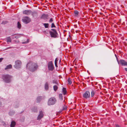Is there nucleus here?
<instances>
[{"mask_svg": "<svg viewBox=\"0 0 127 127\" xmlns=\"http://www.w3.org/2000/svg\"><path fill=\"white\" fill-rule=\"evenodd\" d=\"M58 59L57 58H56L55 59V63H57V62H58Z\"/></svg>", "mask_w": 127, "mask_h": 127, "instance_id": "nucleus-35", "label": "nucleus"}, {"mask_svg": "<svg viewBox=\"0 0 127 127\" xmlns=\"http://www.w3.org/2000/svg\"><path fill=\"white\" fill-rule=\"evenodd\" d=\"M34 13V16H33V17H34L35 14H36V13L35 12H33Z\"/></svg>", "mask_w": 127, "mask_h": 127, "instance_id": "nucleus-44", "label": "nucleus"}, {"mask_svg": "<svg viewBox=\"0 0 127 127\" xmlns=\"http://www.w3.org/2000/svg\"><path fill=\"white\" fill-rule=\"evenodd\" d=\"M6 39L7 40L6 41L7 42H11L12 40L10 37L9 36L7 37Z\"/></svg>", "mask_w": 127, "mask_h": 127, "instance_id": "nucleus-17", "label": "nucleus"}, {"mask_svg": "<svg viewBox=\"0 0 127 127\" xmlns=\"http://www.w3.org/2000/svg\"><path fill=\"white\" fill-rule=\"evenodd\" d=\"M15 38V37H13L12 38H13H13Z\"/></svg>", "mask_w": 127, "mask_h": 127, "instance_id": "nucleus-47", "label": "nucleus"}, {"mask_svg": "<svg viewBox=\"0 0 127 127\" xmlns=\"http://www.w3.org/2000/svg\"><path fill=\"white\" fill-rule=\"evenodd\" d=\"M51 27L52 28H53V27H55V28L56 27H55L54 23H52V25H51Z\"/></svg>", "mask_w": 127, "mask_h": 127, "instance_id": "nucleus-33", "label": "nucleus"}, {"mask_svg": "<svg viewBox=\"0 0 127 127\" xmlns=\"http://www.w3.org/2000/svg\"><path fill=\"white\" fill-rule=\"evenodd\" d=\"M63 92L64 95H65L66 93V89L64 88H63Z\"/></svg>", "mask_w": 127, "mask_h": 127, "instance_id": "nucleus-21", "label": "nucleus"}, {"mask_svg": "<svg viewBox=\"0 0 127 127\" xmlns=\"http://www.w3.org/2000/svg\"><path fill=\"white\" fill-rule=\"evenodd\" d=\"M16 34H13V35H12V36H13V35H16Z\"/></svg>", "mask_w": 127, "mask_h": 127, "instance_id": "nucleus-45", "label": "nucleus"}, {"mask_svg": "<svg viewBox=\"0 0 127 127\" xmlns=\"http://www.w3.org/2000/svg\"><path fill=\"white\" fill-rule=\"evenodd\" d=\"M14 114V112L11 111L9 113V114L10 115H12V114Z\"/></svg>", "mask_w": 127, "mask_h": 127, "instance_id": "nucleus-31", "label": "nucleus"}, {"mask_svg": "<svg viewBox=\"0 0 127 127\" xmlns=\"http://www.w3.org/2000/svg\"><path fill=\"white\" fill-rule=\"evenodd\" d=\"M48 68L49 70L52 71L54 69V67L53 64L52 62L51 61L48 62Z\"/></svg>", "mask_w": 127, "mask_h": 127, "instance_id": "nucleus-6", "label": "nucleus"}, {"mask_svg": "<svg viewBox=\"0 0 127 127\" xmlns=\"http://www.w3.org/2000/svg\"><path fill=\"white\" fill-rule=\"evenodd\" d=\"M67 107H66L64 105V106L63 107L62 110H64L66 109Z\"/></svg>", "mask_w": 127, "mask_h": 127, "instance_id": "nucleus-30", "label": "nucleus"}, {"mask_svg": "<svg viewBox=\"0 0 127 127\" xmlns=\"http://www.w3.org/2000/svg\"><path fill=\"white\" fill-rule=\"evenodd\" d=\"M48 15L47 14H44L41 16V18L44 19H45L48 18Z\"/></svg>", "mask_w": 127, "mask_h": 127, "instance_id": "nucleus-13", "label": "nucleus"}, {"mask_svg": "<svg viewBox=\"0 0 127 127\" xmlns=\"http://www.w3.org/2000/svg\"><path fill=\"white\" fill-rule=\"evenodd\" d=\"M15 64L14 65V67L16 68H18L21 67V61L19 60H17L15 62Z\"/></svg>", "mask_w": 127, "mask_h": 127, "instance_id": "nucleus-7", "label": "nucleus"}, {"mask_svg": "<svg viewBox=\"0 0 127 127\" xmlns=\"http://www.w3.org/2000/svg\"><path fill=\"white\" fill-rule=\"evenodd\" d=\"M61 62V60H60V61H59V62L60 63Z\"/></svg>", "mask_w": 127, "mask_h": 127, "instance_id": "nucleus-46", "label": "nucleus"}, {"mask_svg": "<svg viewBox=\"0 0 127 127\" xmlns=\"http://www.w3.org/2000/svg\"><path fill=\"white\" fill-rule=\"evenodd\" d=\"M15 108H17L19 106V104L18 103H15L14 104Z\"/></svg>", "mask_w": 127, "mask_h": 127, "instance_id": "nucleus-19", "label": "nucleus"}, {"mask_svg": "<svg viewBox=\"0 0 127 127\" xmlns=\"http://www.w3.org/2000/svg\"><path fill=\"white\" fill-rule=\"evenodd\" d=\"M12 67V66L11 64H9L7 65L6 67L5 68V70H6L8 69L11 68Z\"/></svg>", "mask_w": 127, "mask_h": 127, "instance_id": "nucleus-18", "label": "nucleus"}, {"mask_svg": "<svg viewBox=\"0 0 127 127\" xmlns=\"http://www.w3.org/2000/svg\"><path fill=\"white\" fill-rule=\"evenodd\" d=\"M20 37V35H17L15 36V38H18Z\"/></svg>", "mask_w": 127, "mask_h": 127, "instance_id": "nucleus-32", "label": "nucleus"}, {"mask_svg": "<svg viewBox=\"0 0 127 127\" xmlns=\"http://www.w3.org/2000/svg\"><path fill=\"white\" fill-rule=\"evenodd\" d=\"M8 22L6 21H3L2 23H1V24L5 25L8 23Z\"/></svg>", "mask_w": 127, "mask_h": 127, "instance_id": "nucleus-28", "label": "nucleus"}, {"mask_svg": "<svg viewBox=\"0 0 127 127\" xmlns=\"http://www.w3.org/2000/svg\"><path fill=\"white\" fill-rule=\"evenodd\" d=\"M12 76L8 74H3L2 76V78L3 81L6 83H9L11 81Z\"/></svg>", "mask_w": 127, "mask_h": 127, "instance_id": "nucleus-2", "label": "nucleus"}, {"mask_svg": "<svg viewBox=\"0 0 127 127\" xmlns=\"http://www.w3.org/2000/svg\"><path fill=\"white\" fill-rule=\"evenodd\" d=\"M53 89L54 90L56 91L58 89V87L56 85H55L53 86Z\"/></svg>", "mask_w": 127, "mask_h": 127, "instance_id": "nucleus-23", "label": "nucleus"}, {"mask_svg": "<svg viewBox=\"0 0 127 127\" xmlns=\"http://www.w3.org/2000/svg\"><path fill=\"white\" fill-rule=\"evenodd\" d=\"M42 97L41 96H38L36 98V102L37 103H39L42 100Z\"/></svg>", "mask_w": 127, "mask_h": 127, "instance_id": "nucleus-12", "label": "nucleus"}, {"mask_svg": "<svg viewBox=\"0 0 127 127\" xmlns=\"http://www.w3.org/2000/svg\"><path fill=\"white\" fill-rule=\"evenodd\" d=\"M2 105V103L0 101V107Z\"/></svg>", "mask_w": 127, "mask_h": 127, "instance_id": "nucleus-42", "label": "nucleus"}, {"mask_svg": "<svg viewBox=\"0 0 127 127\" xmlns=\"http://www.w3.org/2000/svg\"><path fill=\"white\" fill-rule=\"evenodd\" d=\"M49 88V84L48 82H46L45 84V89L46 91L48 90Z\"/></svg>", "mask_w": 127, "mask_h": 127, "instance_id": "nucleus-14", "label": "nucleus"}, {"mask_svg": "<svg viewBox=\"0 0 127 127\" xmlns=\"http://www.w3.org/2000/svg\"><path fill=\"white\" fill-rule=\"evenodd\" d=\"M29 66V69L31 72H33L36 70L38 67V65L37 64L34 63H30L27 64L26 67L27 68Z\"/></svg>", "mask_w": 127, "mask_h": 127, "instance_id": "nucleus-1", "label": "nucleus"}, {"mask_svg": "<svg viewBox=\"0 0 127 127\" xmlns=\"http://www.w3.org/2000/svg\"><path fill=\"white\" fill-rule=\"evenodd\" d=\"M16 124V122L14 121H12L11 122L10 127H14Z\"/></svg>", "mask_w": 127, "mask_h": 127, "instance_id": "nucleus-15", "label": "nucleus"}, {"mask_svg": "<svg viewBox=\"0 0 127 127\" xmlns=\"http://www.w3.org/2000/svg\"><path fill=\"white\" fill-rule=\"evenodd\" d=\"M90 96V93L89 91H86L83 94V96L86 98H89Z\"/></svg>", "mask_w": 127, "mask_h": 127, "instance_id": "nucleus-9", "label": "nucleus"}, {"mask_svg": "<svg viewBox=\"0 0 127 127\" xmlns=\"http://www.w3.org/2000/svg\"><path fill=\"white\" fill-rule=\"evenodd\" d=\"M56 102V98L54 97H52L49 99L48 104L49 105H52L55 104Z\"/></svg>", "mask_w": 127, "mask_h": 127, "instance_id": "nucleus-4", "label": "nucleus"}, {"mask_svg": "<svg viewBox=\"0 0 127 127\" xmlns=\"http://www.w3.org/2000/svg\"><path fill=\"white\" fill-rule=\"evenodd\" d=\"M53 21V19L52 18H51L49 21V22L50 23H52Z\"/></svg>", "mask_w": 127, "mask_h": 127, "instance_id": "nucleus-34", "label": "nucleus"}, {"mask_svg": "<svg viewBox=\"0 0 127 127\" xmlns=\"http://www.w3.org/2000/svg\"><path fill=\"white\" fill-rule=\"evenodd\" d=\"M59 99L61 100H63V96L62 94H59Z\"/></svg>", "mask_w": 127, "mask_h": 127, "instance_id": "nucleus-22", "label": "nucleus"}, {"mask_svg": "<svg viewBox=\"0 0 127 127\" xmlns=\"http://www.w3.org/2000/svg\"><path fill=\"white\" fill-rule=\"evenodd\" d=\"M49 33L51 37L56 38L57 37L58 34L56 30L52 29L49 31Z\"/></svg>", "mask_w": 127, "mask_h": 127, "instance_id": "nucleus-3", "label": "nucleus"}, {"mask_svg": "<svg viewBox=\"0 0 127 127\" xmlns=\"http://www.w3.org/2000/svg\"><path fill=\"white\" fill-rule=\"evenodd\" d=\"M17 27L19 29H20L21 28V25L20 23V22H18L17 23Z\"/></svg>", "mask_w": 127, "mask_h": 127, "instance_id": "nucleus-24", "label": "nucleus"}, {"mask_svg": "<svg viewBox=\"0 0 127 127\" xmlns=\"http://www.w3.org/2000/svg\"><path fill=\"white\" fill-rule=\"evenodd\" d=\"M3 59V58H0V63L1 62Z\"/></svg>", "mask_w": 127, "mask_h": 127, "instance_id": "nucleus-38", "label": "nucleus"}, {"mask_svg": "<svg viewBox=\"0 0 127 127\" xmlns=\"http://www.w3.org/2000/svg\"><path fill=\"white\" fill-rule=\"evenodd\" d=\"M34 13L32 12L30 10H25L23 12V13L24 14H26L27 15H29L31 14H32L33 16H34Z\"/></svg>", "mask_w": 127, "mask_h": 127, "instance_id": "nucleus-8", "label": "nucleus"}, {"mask_svg": "<svg viewBox=\"0 0 127 127\" xmlns=\"http://www.w3.org/2000/svg\"><path fill=\"white\" fill-rule=\"evenodd\" d=\"M15 42H17V43H18L19 42V41L18 40H15Z\"/></svg>", "mask_w": 127, "mask_h": 127, "instance_id": "nucleus-39", "label": "nucleus"}, {"mask_svg": "<svg viewBox=\"0 0 127 127\" xmlns=\"http://www.w3.org/2000/svg\"><path fill=\"white\" fill-rule=\"evenodd\" d=\"M120 63L122 65L124 66L127 65V62L124 60H121L120 61Z\"/></svg>", "mask_w": 127, "mask_h": 127, "instance_id": "nucleus-11", "label": "nucleus"}, {"mask_svg": "<svg viewBox=\"0 0 127 127\" xmlns=\"http://www.w3.org/2000/svg\"><path fill=\"white\" fill-rule=\"evenodd\" d=\"M95 92L94 91L92 90L91 92V96L92 97H93L94 96L95 94Z\"/></svg>", "mask_w": 127, "mask_h": 127, "instance_id": "nucleus-27", "label": "nucleus"}, {"mask_svg": "<svg viewBox=\"0 0 127 127\" xmlns=\"http://www.w3.org/2000/svg\"><path fill=\"white\" fill-rule=\"evenodd\" d=\"M67 81L68 82V83L69 85H71L72 83V81L71 79L69 78L67 80Z\"/></svg>", "mask_w": 127, "mask_h": 127, "instance_id": "nucleus-20", "label": "nucleus"}, {"mask_svg": "<svg viewBox=\"0 0 127 127\" xmlns=\"http://www.w3.org/2000/svg\"><path fill=\"white\" fill-rule=\"evenodd\" d=\"M57 63H55V66H56V67H58V66H57Z\"/></svg>", "mask_w": 127, "mask_h": 127, "instance_id": "nucleus-40", "label": "nucleus"}, {"mask_svg": "<svg viewBox=\"0 0 127 127\" xmlns=\"http://www.w3.org/2000/svg\"><path fill=\"white\" fill-rule=\"evenodd\" d=\"M74 15L75 16H77L78 15L79 12L77 10H75L74 12Z\"/></svg>", "mask_w": 127, "mask_h": 127, "instance_id": "nucleus-25", "label": "nucleus"}, {"mask_svg": "<svg viewBox=\"0 0 127 127\" xmlns=\"http://www.w3.org/2000/svg\"><path fill=\"white\" fill-rule=\"evenodd\" d=\"M103 90H104V91H105V90H106V89H104V88ZM104 93H107V91H104Z\"/></svg>", "mask_w": 127, "mask_h": 127, "instance_id": "nucleus-37", "label": "nucleus"}, {"mask_svg": "<svg viewBox=\"0 0 127 127\" xmlns=\"http://www.w3.org/2000/svg\"><path fill=\"white\" fill-rule=\"evenodd\" d=\"M10 48V47H8V48ZM10 48H11V47H10Z\"/></svg>", "mask_w": 127, "mask_h": 127, "instance_id": "nucleus-48", "label": "nucleus"}, {"mask_svg": "<svg viewBox=\"0 0 127 127\" xmlns=\"http://www.w3.org/2000/svg\"><path fill=\"white\" fill-rule=\"evenodd\" d=\"M115 127H122L121 126L118 124L115 125Z\"/></svg>", "mask_w": 127, "mask_h": 127, "instance_id": "nucleus-36", "label": "nucleus"}, {"mask_svg": "<svg viewBox=\"0 0 127 127\" xmlns=\"http://www.w3.org/2000/svg\"><path fill=\"white\" fill-rule=\"evenodd\" d=\"M44 116V114L43 112L42 111H40L39 112V114L38 115L37 120H40Z\"/></svg>", "mask_w": 127, "mask_h": 127, "instance_id": "nucleus-10", "label": "nucleus"}, {"mask_svg": "<svg viewBox=\"0 0 127 127\" xmlns=\"http://www.w3.org/2000/svg\"><path fill=\"white\" fill-rule=\"evenodd\" d=\"M125 70L127 72V68H125Z\"/></svg>", "mask_w": 127, "mask_h": 127, "instance_id": "nucleus-43", "label": "nucleus"}, {"mask_svg": "<svg viewBox=\"0 0 127 127\" xmlns=\"http://www.w3.org/2000/svg\"><path fill=\"white\" fill-rule=\"evenodd\" d=\"M43 25L45 28H47L49 26V24L48 23H44Z\"/></svg>", "mask_w": 127, "mask_h": 127, "instance_id": "nucleus-26", "label": "nucleus"}, {"mask_svg": "<svg viewBox=\"0 0 127 127\" xmlns=\"http://www.w3.org/2000/svg\"><path fill=\"white\" fill-rule=\"evenodd\" d=\"M29 39H27V41H25V42H23L22 43H23V44L27 43L29 42Z\"/></svg>", "mask_w": 127, "mask_h": 127, "instance_id": "nucleus-29", "label": "nucleus"}, {"mask_svg": "<svg viewBox=\"0 0 127 127\" xmlns=\"http://www.w3.org/2000/svg\"><path fill=\"white\" fill-rule=\"evenodd\" d=\"M22 20L23 23L27 24L31 21V18L28 16H25L22 19Z\"/></svg>", "mask_w": 127, "mask_h": 127, "instance_id": "nucleus-5", "label": "nucleus"}, {"mask_svg": "<svg viewBox=\"0 0 127 127\" xmlns=\"http://www.w3.org/2000/svg\"><path fill=\"white\" fill-rule=\"evenodd\" d=\"M115 57H116L117 59H117H118V58L117 57V55L116 54H115Z\"/></svg>", "mask_w": 127, "mask_h": 127, "instance_id": "nucleus-41", "label": "nucleus"}, {"mask_svg": "<svg viewBox=\"0 0 127 127\" xmlns=\"http://www.w3.org/2000/svg\"><path fill=\"white\" fill-rule=\"evenodd\" d=\"M32 112H37V110L36 107H34L32 109Z\"/></svg>", "mask_w": 127, "mask_h": 127, "instance_id": "nucleus-16", "label": "nucleus"}]
</instances>
